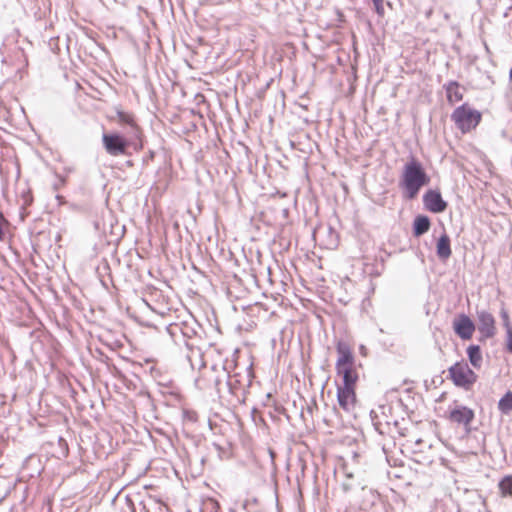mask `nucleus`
I'll list each match as a JSON object with an SVG mask.
<instances>
[{
  "mask_svg": "<svg viewBox=\"0 0 512 512\" xmlns=\"http://www.w3.org/2000/svg\"><path fill=\"white\" fill-rule=\"evenodd\" d=\"M424 208L434 214L443 213L448 206L438 189H428L422 197Z\"/></svg>",
  "mask_w": 512,
  "mask_h": 512,
  "instance_id": "nucleus-8",
  "label": "nucleus"
},
{
  "mask_svg": "<svg viewBox=\"0 0 512 512\" xmlns=\"http://www.w3.org/2000/svg\"><path fill=\"white\" fill-rule=\"evenodd\" d=\"M508 140L512 142V135H508Z\"/></svg>",
  "mask_w": 512,
  "mask_h": 512,
  "instance_id": "nucleus-36",
  "label": "nucleus"
},
{
  "mask_svg": "<svg viewBox=\"0 0 512 512\" xmlns=\"http://www.w3.org/2000/svg\"><path fill=\"white\" fill-rule=\"evenodd\" d=\"M475 328L474 322L464 313L457 315L453 320V330L462 340H470Z\"/></svg>",
  "mask_w": 512,
  "mask_h": 512,
  "instance_id": "nucleus-10",
  "label": "nucleus"
},
{
  "mask_svg": "<svg viewBox=\"0 0 512 512\" xmlns=\"http://www.w3.org/2000/svg\"><path fill=\"white\" fill-rule=\"evenodd\" d=\"M475 418L474 411L464 405H456L449 411L448 419L452 423L463 425L467 433L471 431L470 424Z\"/></svg>",
  "mask_w": 512,
  "mask_h": 512,
  "instance_id": "nucleus-9",
  "label": "nucleus"
},
{
  "mask_svg": "<svg viewBox=\"0 0 512 512\" xmlns=\"http://www.w3.org/2000/svg\"><path fill=\"white\" fill-rule=\"evenodd\" d=\"M155 156L154 151H149V154L143 158V162L147 163L149 160H152Z\"/></svg>",
  "mask_w": 512,
  "mask_h": 512,
  "instance_id": "nucleus-31",
  "label": "nucleus"
},
{
  "mask_svg": "<svg viewBox=\"0 0 512 512\" xmlns=\"http://www.w3.org/2000/svg\"><path fill=\"white\" fill-rule=\"evenodd\" d=\"M151 504L154 506H157V503L152 498H149L148 501H144V500L140 501L139 502V511L140 512H151V510H150Z\"/></svg>",
  "mask_w": 512,
  "mask_h": 512,
  "instance_id": "nucleus-24",
  "label": "nucleus"
},
{
  "mask_svg": "<svg viewBox=\"0 0 512 512\" xmlns=\"http://www.w3.org/2000/svg\"><path fill=\"white\" fill-rule=\"evenodd\" d=\"M431 14H432V9H430L426 12V17L429 18L431 16Z\"/></svg>",
  "mask_w": 512,
  "mask_h": 512,
  "instance_id": "nucleus-34",
  "label": "nucleus"
},
{
  "mask_svg": "<svg viewBox=\"0 0 512 512\" xmlns=\"http://www.w3.org/2000/svg\"><path fill=\"white\" fill-rule=\"evenodd\" d=\"M57 181L53 184V189L58 191L66 184V178L60 174H55Z\"/></svg>",
  "mask_w": 512,
  "mask_h": 512,
  "instance_id": "nucleus-27",
  "label": "nucleus"
},
{
  "mask_svg": "<svg viewBox=\"0 0 512 512\" xmlns=\"http://www.w3.org/2000/svg\"><path fill=\"white\" fill-rule=\"evenodd\" d=\"M509 81L512 82V68L509 71Z\"/></svg>",
  "mask_w": 512,
  "mask_h": 512,
  "instance_id": "nucleus-35",
  "label": "nucleus"
},
{
  "mask_svg": "<svg viewBox=\"0 0 512 512\" xmlns=\"http://www.w3.org/2000/svg\"><path fill=\"white\" fill-rule=\"evenodd\" d=\"M499 411L508 415L512 411V391H507L498 402Z\"/></svg>",
  "mask_w": 512,
  "mask_h": 512,
  "instance_id": "nucleus-20",
  "label": "nucleus"
},
{
  "mask_svg": "<svg viewBox=\"0 0 512 512\" xmlns=\"http://www.w3.org/2000/svg\"><path fill=\"white\" fill-rule=\"evenodd\" d=\"M19 38V31L17 29H12L9 33H7L2 41V44L0 46V54L3 56L2 63H7L8 59L6 54H9L10 52H17L21 53L24 60V65H28L27 57L24 54V51L21 47L17 46Z\"/></svg>",
  "mask_w": 512,
  "mask_h": 512,
  "instance_id": "nucleus-7",
  "label": "nucleus"
},
{
  "mask_svg": "<svg viewBox=\"0 0 512 512\" xmlns=\"http://www.w3.org/2000/svg\"><path fill=\"white\" fill-rule=\"evenodd\" d=\"M183 414H184L185 419H187L191 422L197 421V414L195 412L185 410Z\"/></svg>",
  "mask_w": 512,
  "mask_h": 512,
  "instance_id": "nucleus-30",
  "label": "nucleus"
},
{
  "mask_svg": "<svg viewBox=\"0 0 512 512\" xmlns=\"http://www.w3.org/2000/svg\"><path fill=\"white\" fill-rule=\"evenodd\" d=\"M120 512H136L135 503L131 496L124 497V503L120 507Z\"/></svg>",
  "mask_w": 512,
  "mask_h": 512,
  "instance_id": "nucleus-23",
  "label": "nucleus"
},
{
  "mask_svg": "<svg viewBox=\"0 0 512 512\" xmlns=\"http://www.w3.org/2000/svg\"><path fill=\"white\" fill-rule=\"evenodd\" d=\"M336 352L338 354V359L335 366L355 365L353 352L347 342L339 340L336 344Z\"/></svg>",
  "mask_w": 512,
  "mask_h": 512,
  "instance_id": "nucleus-14",
  "label": "nucleus"
},
{
  "mask_svg": "<svg viewBox=\"0 0 512 512\" xmlns=\"http://www.w3.org/2000/svg\"><path fill=\"white\" fill-rule=\"evenodd\" d=\"M102 142L105 150L108 154L112 156L124 155L127 153V149L134 142H138L134 138V140L130 141L126 139L119 133H104L102 136Z\"/></svg>",
  "mask_w": 512,
  "mask_h": 512,
  "instance_id": "nucleus-6",
  "label": "nucleus"
},
{
  "mask_svg": "<svg viewBox=\"0 0 512 512\" xmlns=\"http://www.w3.org/2000/svg\"><path fill=\"white\" fill-rule=\"evenodd\" d=\"M448 373L453 384L465 391L471 390L478 379V375L464 360L457 361L450 366L448 368Z\"/></svg>",
  "mask_w": 512,
  "mask_h": 512,
  "instance_id": "nucleus-3",
  "label": "nucleus"
},
{
  "mask_svg": "<svg viewBox=\"0 0 512 512\" xmlns=\"http://www.w3.org/2000/svg\"><path fill=\"white\" fill-rule=\"evenodd\" d=\"M500 316H501L503 326L505 327L506 331H508V329H512L509 314L505 309L501 310Z\"/></svg>",
  "mask_w": 512,
  "mask_h": 512,
  "instance_id": "nucleus-26",
  "label": "nucleus"
},
{
  "mask_svg": "<svg viewBox=\"0 0 512 512\" xmlns=\"http://www.w3.org/2000/svg\"><path fill=\"white\" fill-rule=\"evenodd\" d=\"M452 254L451 240L446 232H443L436 242V255L441 261H446Z\"/></svg>",
  "mask_w": 512,
  "mask_h": 512,
  "instance_id": "nucleus-16",
  "label": "nucleus"
},
{
  "mask_svg": "<svg viewBox=\"0 0 512 512\" xmlns=\"http://www.w3.org/2000/svg\"><path fill=\"white\" fill-rule=\"evenodd\" d=\"M500 493L503 497L512 495V475L504 476L498 483Z\"/></svg>",
  "mask_w": 512,
  "mask_h": 512,
  "instance_id": "nucleus-22",
  "label": "nucleus"
},
{
  "mask_svg": "<svg viewBox=\"0 0 512 512\" xmlns=\"http://www.w3.org/2000/svg\"><path fill=\"white\" fill-rule=\"evenodd\" d=\"M56 199L60 205L65 203V198L62 195H56Z\"/></svg>",
  "mask_w": 512,
  "mask_h": 512,
  "instance_id": "nucleus-32",
  "label": "nucleus"
},
{
  "mask_svg": "<svg viewBox=\"0 0 512 512\" xmlns=\"http://www.w3.org/2000/svg\"><path fill=\"white\" fill-rule=\"evenodd\" d=\"M431 227L430 218L424 214H418L414 217L412 223V233L413 236L418 238L422 235L426 234Z\"/></svg>",
  "mask_w": 512,
  "mask_h": 512,
  "instance_id": "nucleus-18",
  "label": "nucleus"
},
{
  "mask_svg": "<svg viewBox=\"0 0 512 512\" xmlns=\"http://www.w3.org/2000/svg\"><path fill=\"white\" fill-rule=\"evenodd\" d=\"M477 318L480 340L492 338L496 332L494 316L486 310H480L477 311Z\"/></svg>",
  "mask_w": 512,
  "mask_h": 512,
  "instance_id": "nucleus-11",
  "label": "nucleus"
},
{
  "mask_svg": "<svg viewBox=\"0 0 512 512\" xmlns=\"http://www.w3.org/2000/svg\"><path fill=\"white\" fill-rule=\"evenodd\" d=\"M0 222H1V224H7L8 223V221L6 220V218L4 217L2 212H0Z\"/></svg>",
  "mask_w": 512,
  "mask_h": 512,
  "instance_id": "nucleus-33",
  "label": "nucleus"
},
{
  "mask_svg": "<svg viewBox=\"0 0 512 512\" xmlns=\"http://www.w3.org/2000/svg\"><path fill=\"white\" fill-rule=\"evenodd\" d=\"M253 378L254 372L252 364L245 368V372L243 374L239 372H236L233 375L229 374V378L226 381V387L228 388L229 393L236 398L238 403H245L246 395L252 385Z\"/></svg>",
  "mask_w": 512,
  "mask_h": 512,
  "instance_id": "nucleus-2",
  "label": "nucleus"
},
{
  "mask_svg": "<svg viewBox=\"0 0 512 512\" xmlns=\"http://www.w3.org/2000/svg\"><path fill=\"white\" fill-rule=\"evenodd\" d=\"M116 113H117L118 121L121 124L129 125L131 127L132 137L135 138L136 140H138V142L133 143L134 149L135 150L142 149L143 143H142V139H141V130L136 125L133 115L128 112L122 111V110H117Z\"/></svg>",
  "mask_w": 512,
  "mask_h": 512,
  "instance_id": "nucleus-13",
  "label": "nucleus"
},
{
  "mask_svg": "<svg viewBox=\"0 0 512 512\" xmlns=\"http://www.w3.org/2000/svg\"><path fill=\"white\" fill-rule=\"evenodd\" d=\"M467 356L472 367L479 369L482 366V351L479 345L471 344L467 347Z\"/></svg>",
  "mask_w": 512,
  "mask_h": 512,
  "instance_id": "nucleus-19",
  "label": "nucleus"
},
{
  "mask_svg": "<svg viewBox=\"0 0 512 512\" xmlns=\"http://www.w3.org/2000/svg\"><path fill=\"white\" fill-rule=\"evenodd\" d=\"M337 400L339 406L346 412H351L356 403L355 387L353 386H338L337 387Z\"/></svg>",
  "mask_w": 512,
  "mask_h": 512,
  "instance_id": "nucleus-12",
  "label": "nucleus"
},
{
  "mask_svg": "<svg viewBox=\"0 0 512 512\" xmlns=\"http://www.w3.org/2000/svg\"><path fill=\"white\" fill-rule=\"evenodd\" d=\"M373 5H374V9H375V12L378 16H383L384 13H385V9H384V0H371Z\"/></svg>",
  "mask_w": 512,
  "mask_h": 512,
  "instance_id": "nucleus-25",
  "label": "nucleus"
},
{
  "mask_svg": "<svg viewBox=\"0 0 512 512\" xmlns=\"http://www.w3.org/2000/svg\"><path fill=\"white\" fill-rule=\"evenodd\" d=\"M229 372L223 367L213 365L211 369L204 372L203 375L196 380V385L200 389L214 388L217 394L221 392V386L228 380Z\"/></svg>",
  "mask_w": 512,
  "mask_h": 512,
  "instance_id": "nucleus-5",
  "label": "nucleus"
},
{
  "mask_svg": "<svg viewBox=\"0 0 512 512\" xmlns=\"http://www.w3.org/2000/svg\"><path fill=\"white\" fill-rule=\"evenodd\" d=\"M167 330L169 334L175 338L178 336V334H182L184 338H189L191 337V334L194 333V331L188 326H182L180 324H172L168 326Z\"/></svg>",
  "mask_w": 512,
  "mask_h": 512,
  "instance_id": "nucleus-21",
  "label": "nucleus"
},
{
  "mask_svg": "<svg viewBox=\"0 0 512 512\" xmlns=\"http://www.w3.org/2000/svg\"><path fill=\"white\" fill-rule=\"evenodd\" d=\"M506 335H507L506 349L508 352L512 353V329H508V331H506Z\"/></svg>",
  "mask_w": 512,
  "mask_h": 512,
  "instance_id": "nucleus-29",
  "label": "nucleus"
},
{
  "mask_svg": "<svg viewBox=\"0 0 512 512\" xmlns=\"http://www.w3.org/2000/svg\"><path fill=\"white\" fill-rule=\"evenodd\" d=\"M443 88L445 89L447 101L449 104L453 105L462 101L464 89L461 87L459 82L455 80L449 81L448 83L444 84Z\"/></svg>",
  "mask_w": 512,
  "mask_h": 512,
  "instance_id": "nucleus-17",
  "label": "nucleus"
},
{
  "mask_svg": "<svg viewBox=\"0 0 512 512\" xmlns=\"http://www.w3.org/2000/svg\"><path fill=\"white\" fill-rule=\"evenodd\" d=\"M431 181L423 164L411 157L404 165L399 181V187L402 190L403 197L407 200L415 199L420 190L427 186Z\"/></svg>",
  "mask_w": 512,
  "mask_h": 512,
  "instance_id": "nucleus-1",
  "label": "nucleus"
},
{
  "mask_svg": "<svg viewBox=\"0 0 512 512\" xmlns=\"http://www.w3.org/2000/svg\"><path fill=\"white\" fill-rule=\"evenodd\" d=\"M481 117V113L467 103L457 107L451 114V119L463 133L474 129L480 123Z\"/></svg>",
  "mask_w": 512,
  "mask_h": 512,
  "instance_id": "nucleus-4",
  "label": "nucleus"
},
{
  "mask_svg": "<svg viewBox=\"0 0 512 512\" xmlns=\"http://www.w3.org/2000/svg\"><path fill=\"white\" fill-rule=\"evenodd\" d=\"M362 490L364 492H366V490L364 488ZM367 494L369 496V505H374L375 502L379 499V494L376 491L372 490V489H369L367 491Z\"/></svg>",
  "mask_w": 512,
  "mask_h": 512,
  "instance_id": "nucleus-28",
  "label": "nucleus"
},
{
  "mask_svg": "<svg viewBox=\"0 0 512 512\" xmlns=\"http://www.w3.org/2000/svg\"><path fill=\"white\" fill-rule=\"evenodd\" d=\"M355 365L335 366L336 373L342 379L344 386H356L358 374L354 368Z\"/></svg>",
  "mask_w": 512,
  "mask_h": 512,
  "instance_id": "nucleus-15",
  "label": "nucleus"
}]
</instances>
